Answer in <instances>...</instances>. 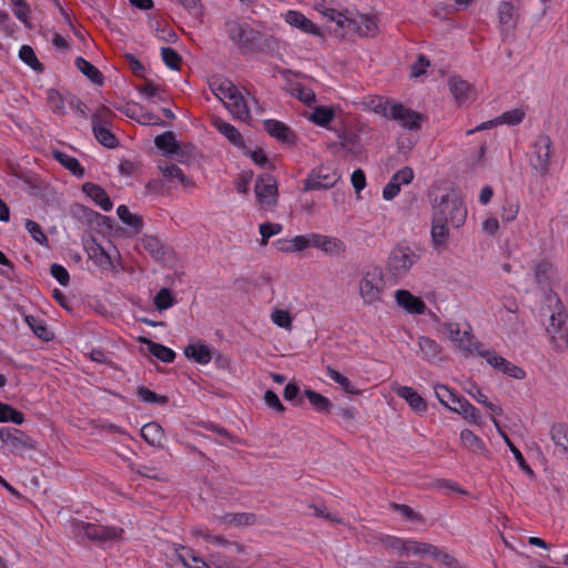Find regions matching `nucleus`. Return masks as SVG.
I'll return each mask as SVG.
<instances>
[{
	"label": "nucleus",
	"instance_id": "obj_1",
	"mask_svg": "<svg viewBox=\"0 0 568 568\" xmlns=\"http://www.w3.org/2000/svg\"><path fill=\"white\" fill-rule=\"evenodd\" d=\"M225 27L230 40L242 54L255 52L270 54L278 49V41L274 36L263 33L248 23L232 20L227 21Z\"/></svg>",
	"mask_w": 568,
	"mask_h": 568
},
{
	"label": "nucleus",
	"instance_id": "obj_2",
	"mask_svg": "<svg viewBox=\"0 0 568 568\" xmlns=\"http://www.w3.org/2000/svg\"><path fill=\"white\" fill-rule=\"evenodd\" d=\"M433 216L437 223H449L460 227L467 217V210L458 192L450 190L433 200Z\"/></svg>",
	"mask_w": 568,
	"mask_h": 568
},
{
	"label": "nucleus",
	"instance_id": "obj_3",
	"mask_svg": "<svg viewBox=\"0 0 568 568\" xmlns=\"http://www.w3.org/2000/svg\"><path fill=\"white\" fill-rule=\"evenodd\" d=\"M388 286L387 276L381 266L369 265L361 271L358 294L365 305L382 302Z\"/></svg>",
	"mask_w": 568,
	"mask_h": 568
},
{
	"label": "nucleus",
	"instance_id": "obj_4",
	"mask_svg": "<svg viewBox=\"0 0 568 568\" xmlns=\"http://www.w3.org/2000/svg\"><path fill=\"white\" fill-rule=\"evenodd\" d=\"M438 333L446 336L454 348H456L464 357L475 356V352L480 342L473 334L469 323H465L464 327L457 322H442L437 328Z\"/></svg>",
	"mask_w": 568,
	"mask_h": 568
},
{
	"label": "nucleus",
	"instance_id": "obj_5",
	"mask_svg": "<svg viewBox=\"0 0 568 568\" xmlns=\"http://www.w3.org/2000/svg\"><path fill=\"white\" fill-rule=\"evenodd\" d=\"M419 256L415 251H392L385 264V274L389 286L405 278Z\"/></svg>",
	"mask_w": 568,
	"mask_h": 568
},
{
	"label": "nucleus",
	"instance_id": "obj_6",
	"mask_svg": "<svg viewBox=\"0 0 568 568\" xmlns=\"http://www.w3.org/2000/svg\"><path fill=\"white\" fill-rule=\"evenodd\" d=\"M72 534L80 540L85 539L98 542H108L118 539L122 532L116 527H108L98 524L74 520L71 524Z\"/></svg>",
	"mask_w": 568,
	"mask_h": 568
},
{
	"label": "nucleus",
	"instance_id": "obj_7",
	"mask_svg": "<svg viewBox=\"0 0 568 568\" xmlns=\"http://www.w3.org/2000/svg\"><path fill=\"white\" fill-rule=\"evenodd\" d=\"M551 145L552 143L548 135H539L531 146L529 163L541 176H546L549 171L552 154Z\"/></svg>",
	"mask_w": 568,
	"mask_h": 568
},
{
	"label": "nucleus",
	"instance_id": "obj_8",
	"mask_svg": "<svg viewBox=\"0 0 568 568\" xmlns=\"http://www.w3.org/2000/svg\"><path fill=\"white\" fill-rule=\"evenodd\" d=\"M286 248H338L342 242L332 236L310 233L306 235H297L291 239Z\"/></svg>",
	"mask_w": 568,
	"mask_h": 568
},
{
	"label": "nucleus",
	"instance_id": "obj_9",
	"mask_svg": "<svg viewBox=\"0 0 568 568\" xmlns=\"http://www.w3.org/2000/svg\"><path fill=\"white\" fill-rule=\"evenodd\" d=\"M338 179L339 175L327 168L314 169L305 179L303 190L307 192L331 189Z\"/></svg>",
	"mask_w": 568,
	"mask_h": 568
},
{
	"label": "nucleus",
	"instance_id": "obj_10",
	"mask_svg": "<svg viewBox=\"0 0 568 568\" xmlns=\"http://www.w3.org/2000/svg\"><path fill=\"white\" fill-rule=\"evenodd\" d=\"M393 547L403 555L419 558L440 555V549L432 544L417 541L415 539H396Z\"/></svg>",
	"mask_w": 568,
	"mask_h": 568
},
{
	"label": "nucleus",
	"instance_id": "obj_11",
	"mask_svg": "<svg viewBox=\"0 0 568 568\" xmlns=\"http://www.w3.org/2000/svg\"><path fill=\"white\" fill-rule=\"evenodd\" d=\"M548 334L558 348H568L567 314L559 307L550 315Z\"/></svg>",
	"mask_w": 568,
	"mask_h": 568
},
{
	"label": "nucleus",
	"instance_id": "obj_12",
	"mask_svg": "<svg viewBox=\"0 0 568 568\" xmlns=\"http://www.w3.org/2000/svg\"><path fill=\"white\" fill-rule=\"evenodd\" d=\"M389 119L397 121L403 128L408 130H419L424 120L420 113L406 108L402 103H393Z\"/></svg>",
	"mask_w": 568,
	"mask_h": 568
},
{
	"label": "nucleus",
	"instance_id": "obj_13",
	"mask_svg": "<svg viewBox=\"0 0 568 568\" xmlns=\"http://www.w3.org/2000/svg\"><path fill=\"white\" fill-rule=\"evenodd\" d=\"M394 297L397 306L408 314L423 315L427 310L425 302L420 297L413 295L408 290H397Z\"/></svg>",
	"mask_w": 568,
	"mask_h": 568
},
{
	"label": "nucleus",
	"instance_id": "obj_14",
	"mask_svg": "<svg viewBox=\"0 0 568 568\" xmlns=\"http://www.w3.org/2000/svg\"><path fill=\"white\" fill-rule=\"evenodd\" d=\"M113 253L111 255L109 251H84L87 256L85 267L89 271H93V268L101 271L112 270L119 251H113Z\"/></svg>",
	"mask_w": 568,
	"mask_h": 568
},
{
	"label": "nucleus",
	"instance_id": "obj_15",
	"mask_svg": "<svg viewBox=\"0 0 568 568\" xmlns=\"http://www.w3.org/2000/svg\"><path fill=\"white\" fill-rule=\"evenodd\" d=\"M255 194L264 205H273L276 202L277 184L273 176L262 175L255 184Z\"/></svg>",
	"mask_w": 568,
	"mask_h": 568
},
{
	"label": "nucleus",
	"instance_id": "obj_16",
	"mask_svg": "<svg viewBox=\"0 0 568 568\" xmlns=\"http://www.w3.org/2000/svg\"><path fill=\"white\" fill-rule=\"evenodd\" d=\"M549 436L555 445V454L568 460V424L561 422L552 424Z\"/></svg>",
	"mask_w": 568,
	"mask_h": 568
},
{
	"label": "nucleus",
	"instance_id": "obj_17",
	"mask_svg": "<svg viewBox=\"0 0 568 568\" xmlns=\"http://www.w3.org/2000/svg\"><path fill=\"white\" fill-rule=\"evenodd\" d=\"M434 393L438 402L446 407L447 409L457 413L459 406H462V402H466L467 399L458 394H456L452 388L443 384L434 385Z\"/></svg>",
	"mask_w": 568,
	"mask_h": 568
},
{
	"label": "nucleus",
	"instance_id": "obj_18",
	"mask_svg": "<svg viewBox=\"0 0 568 568\" xmlns=\"http://www.w3.org/2000/svg\"><path fill=\"white\" fill-rule=\"evenodd\" d=\"M449 90L455 100L462 104L475 100L476 91L471 84L459 77H452L448 80Z\"/></svg>",
	"mask_w": 568,
	"mask_h": 568
},
{
	"label": "nucleus",
	"instance_id": "obj_19",
	"mask_svg": "<svg viewBox=\"0 0 568 568\" xmlns=\"http://www.w3.org/2000/svg\"><path fill=\"white\" fill-rule=\"evenodd\" d=\"M209 84L213 94L224 104L229 99L234 98V94L239 91L231 80L222 75L212 77Z\"/></svg>",
	"mask_w": 568,
	"mask_h": 568
},
{
	"label": "nucleus",
	"instance_id": "obj_20",
	"mask_svg": "<svg viewBox=\"0 0 568 568\" xmlns=\"http://www.w3.org/2000/svg\"><path fill=\"white\" fill-rule=\"evenodd\" d=\"M352 19L354 21H348L347 30L356 31L359 36L364 37L376 33L377 23L375 18L352 11Z\"/></svg>",
	"mask_w": 568,
	"mask_h": 568
},
{
	"label": "nucleus",
	"instance_id": "obj_21",
	"mask_svg": "<svg viewBox=\"0 0 568 568\" xmlns=\"http://www.w3.org/2000/svg\"><path fill=\"white\" fill-rule=\"evenodd\" d=\"M265 131L277 141L293 144L295 142V134L285 123L277 120L264 121Z\"/></svg>",
	"mask_w": 568,
	"mask_h": 568
},
{
	"label": "nucleus",
	"instance_id": "obj_22",
	"mask_svg": "<svg viewBox=\"0 0 568 568\" xmlns=\"http://www.w3.org/2000/svg\"><path fill=\"white\" fill-rule=\"evenodd\" d=\"M524 118H525L524 111H521L519 109H514V110L504 112L496 120L484 122V123L477 125L475 129L468 130L466 133L469 135L477 131L488 129V128L494 126L499 123H506L509 125L519 124L524 120Z\"/></svg>",
	"mask_w": 568,
	"mask_h": 568
},
{
	"label": "nucleus",
	"instance_id": "obj_23",
	"mask_svg": "<svg viewBox=\"0 0 568 568\" xmlns=\"http://www.w3.org/2000/svg\"><path fill=\"white\" fill-rule=\"evenodd\" d=\"M418 348L422 358L428 363H437L442 359V346L428 336H420L418 338Z\"/></svg>",
	"mask_w": 568,
	"mask_h": 568
},
{
	"label": "nucleus",
	"instance_id": "obj_24",
	"mask_svg": "<svg viewBox=\"0 0 568 568\" xmlns=\"http://www.w3.org/2000/svg\"><path fill=\"white\" fill-rule=\"evenodd\" d=\"M82 191L103 211L109 212L112 209L113 204L109 195L100 185L87 182L82 185Z\"/></svg>",
	"mask_w": 568,
	"mask_h": 568
},
{
	"label": "nucleus",
	"instance_id": "obj_25",
	"mask_svg": "<svg viewBox=\"0 0 568 568\" xmlns=\"http://www.w3.org/2000/svg\"><path fill=\"white\" fill-rule=\"evenodd\" d=\"M396 394L403 398L415 413L422 414L426 412V400L413 387L399 386L396 389Z\"/></svg>",
	"mask_w": 568,
	"mask_h": 568
},
{
	"label": "nucleus",
	"instance_id": "obj_26",
	"mask_svg": "<svg viewBox=\"0 0 568 568\" xmlns=\"http://www.w3.org/2000/svg\"><path fill=\"white\" fill-rule=\"evenodd\" d=\"M184 355L197 364L206 365L212 359V349L209 345L196 342L189 344L184 348Z\"/></svg>",
	"mask_w": 568,
	"mask_h": 568
},
{
	"label": "nucleus",
	"instance_id": "obj_27",
	"mask_svg": "<svg viewBox=\"0 0 568 568\" xmlns=\"http://www.w3.org/2000/svg\"><path fill=\"white\" fill-rule=\"evenodd\" d=\"M459 440L462 447L474 454L485 455L487 453V447L484 440L470 429H463L459 434Z\"/></svg>",
	"mask_w": 568,
	"mask_h": 568
},
{
	"label": "nucleus",
	"instance_id": "obj_28",
	"mask_svg": "<svg viewBox=\"0 0 568 568\" xmlns=\"http://www.w3.org/2000/svg\"><path fill=\"white\" fill-rule=\"evenodd\" d=\"M224 105L236 119L241 121H248L251 119V112L247 106V102L240 91L234 94V98L229 99Z\"/></svg>",
	"mask_w": 568,
	"mask_h": 568
},
{
	"label": "nucleus",
	"instance_id": "obj_29",
	"mask_svg": "<svg viewBox=\"0 0 568 568\" xmlns=\"http://www.w3.org/2000/svg\"><path fill=\"white\" fill-rule=\"evenodd\" d=\"M0 439L16 449L30 447L29 437L19 429L1 428Z\"/></svg>",
	"mask_w": 568,
	"mask_h": 568
},
{
	"label": "nucleus",
	"instance_id": "obj_30",
	"mask_svg": "<svg viewBox=\"0 0 568 568\" xmlns=\"http://www.w3.org/2000/svg\"><path fill=\"white\" fill-rule=\"evenodd\" d=\"M285 21L306 33L317 34L320 32L316 24H314L310 19H307L303 13L298 11L290 10L285 14Z\"/></svg>",
	"mask_w": 568,
	"mask_h": 568
},
{
	"label": "nucleus",
	"instance_id": "obj_31",
	"mask_svg": "<svg viewBox=\"0 0 568 568\" xmlns=\"http://www.w3.org/2000/svg\"><path fill=\"white\" fill-rule=\"evenodd\" d=\"M214 128L223 134L232 144L236 146H244L243 136L240 131L232 124L223 121L220 118L213 120Z\"/></svg>",
	"mask_w": 568,
	"mask_h": 568
},
{
	"label": "nucleus",
	"instance_id": "obj_32",
	"mask_svg": "<svg viewBox=\"0 0 568 568\" xmlns=\"http://www.w3.org/2000/svg\"><path fill=\"white\" fill-rule=\"evenodd\" d=\"M490 420L491 423L494 424V426L496 427L498 434L500 435V437L504 439L505 444L507 445V447L509 448V450L513 453L516 462L518 463L519 467L531 474L532 470L531 468L528 466V464L526 463L521 452L514 445V443L510 440L509 436L501 429L498 420L496 419V417L491 416L490 417Z\"/></svg>",
	"mask_w": 568,
	"mask_h": 568
},
{
	"label": "nucleus",
	"instance_id": "obj_33",
	"mask_svg": "<svg viewBox=\"0 0 568 568\" xmlns=\"http://www.w3.org/2000/svg\"><path fill=\"white\" fill-rule=\"evenodd\" d=\"M175 552L181 562L187 568H211L202 558L197 557L194 551L184 546L175 548Z\"/></svg>",
	"mask_w": 568,
	"mask_h": 568
},
{
	"label": "nucleus",
	"instance_id": "obj_34",
	"mask_svg": "<svg viewBox=\"0 0 568 568\" xmlns=\"http://www.w3.org/2000/svg\"><path fill=\"white\" fill-rule=\"evenodd\" d=\"M74 63L79 71L83 73L94 84H103V74L91 62L87 61L82 57H78Z\"/></svg>",
	"mask_w": 568,
	"mask_h": 568
},
{
	"label": "nucleus",
	"instance_id": "obj_35",
	"mask_svg": "<svg viewBox=\"0 0 568 568\" xmlns=\"http://www.w3.org/2000/svg\"><path fill=\"white\" fill-rule=\"evenodd\" d=\"M498 16L504 30H513L516 27V12L511 2H501L498 8Z\"/></svg>",
	"mask_w": 568,
	"mask_h": 568
},
{
	"label": "nucleus",
	"instance_id": "obj_36",
	"mask_svg": "<svg viewBox=\"0 0 568 568\" xmlns=\"http://www.w3.org/2000/svg\"><path fill=\"white\" fill-rule=\"evenodd\" d=\"M141 436L148 444L159 446L163 439V429L160 424L150 422L141 428Z\"/></svg>",
	"mask_w": 568,
	"mask_h": 568
},
{
	"label": "nucleus",
	"instance_id": "obj_37",
	"mask_svg": "<svg viewBox=\"0 0 568 568\" xmlns=\"http://www.w3.org/2000/svg\"><path fill=\"white\" fill-rule=\"evenodd\" d=\"M54 159L62 164L67 170H69L73 175L78 178H82L84 175V169L81 166L79 161L61 151H55L53 153Z\"/></svg>",
	"mask_w": 568,
	"mask_h": 568
},
{
	"label": "nucleus",
	"instance_id": "obj_38",
	"mask_svg": "<svg viewBox=\"0 0 568 568\" xmlns=\"http://www.w3.org/2000/svg\"><path fill=\"white\" fill-rule=\"evenodd\" d=\"M26 323L32 329L36 336L48 342L53 338V333L48 329L43 320L34 316H26Z\"/></svg>",
	"mask_w": 568,
	"mask_h": 568
},
{
	"label": "nucleus",
	"instance_id": "obj_39",
	"mask_svg": "<svg viewBox=\"0 0 568 568\" xmlns=\"http://www.w3.org/2000/svg\"><path fill=\"white\" fill-rule=\"evenodd\" d=\"M116 214L119 219L122 221V223H124L135 232H139L142 229V217L138 214L131 213L126 205H120L116 210Z\"/></svg>",
	"mask_w": 568,
	"mask_h": 568
},
{
	"label": "nucleus",
	"instance_id": "obj_40",
	"mask_svg": "<svg viewBox=\"0 0 568 568\" xmlns=\"http://www.w3.org/2000/svg\"><path fill=\"white\" fill-rule=\"evenodd\" d=\"M475 355L480 356L486 361L488 365H490L494 369L498 371L501 367L504 358L501 355L497 354L496 351L491 348H485L481 343L478 344Z\"/></svg>",
	"mask_w": 568,
	"mask_h": 568
},
{
	"label": "nucleus",
	"instance_id": "obj_41",
	"mask_svg": "<svg viewBox=\"0 0 568 568\" xmlns=\"http://www.w3.org/2000/svg\"><path fill=\"white\" fill-rule=\"evenodd\" d=\"M154 144L158 149L164 151L165 153H175L179 150V144L175 140L173 132L168 131L154 139Z\"/></svg>",
	"mask_w": 568,
	"mask_h": 568
},
{
	"label": "nucleus",
	"instance_id": "obj_42",
	"mask_svg": "<svg viewBox=\"0 0 568 568\" xmlns=\"http://www.w3.org/2000/svg\"><path fill=\"white\" fill-rule=\"evenodd\" d=\"M305 397L308 399L312 407L320 413H326L332 408V403L328 398L323 396L320 393H316L312 389H306L304 392Z\"/></svg>",
	"mask_w": 568,
	"mask_h": 568
},
{
	"label": "nucleus",
	"instance_id": "obj_43",
	"mask_svg": "<svg viewBox=\"0 0 568 568\" xmlns=\"http://www.w3.org/2000/svg\"><path fill=\"white\" fill-rule=\"evenodd\" d=\"M457 414L462 415L469 424L481 426L483 417L479 410L468 400L462 402Z\"/></svg>",
	"mask_w": 568,
	"mask_h": 568
},
{
	"label": "nucleus",
	"instance_id": "obj_44",
	"mask_svg": "<svg viewBox=\"0 0 568 568\" xmlns=\"http://www.w3.org/2000/svg\"><path fill=\"white\" fill-rule=\"evenodd\" d=\"M326 375L332 381H334L336 384L339 385V387L351 395H356L359 393V390L353 385V383L344 375H342L339 372L332 367H327Z\"/></svg>",
	"mask_w": 568,
	"mask_h": 568
},
{
	"label": "nucleus",
	"instance_id": "obj_45",
	"mask_svg": "<svg viewBox=\"0 0 568 568\" xmlns=\"http://www.w3.org/2000/svg\"><path fill=\"white\" fill-rule=\"evenodd\" d=\"M220 520L224 524L234 526H250L256 520L254 514L239 513V514H225Z\"/></svg>",
	"mask_w": 568,
	"mask_h": 568
},
{
	"label": "nucleus",
	"instance_id": "obj_46",
	"mask_svg": "<svg viewBox=\"0 0 568 568\" xmlns=\"http://www.w3.org/2000/svg\"><path fill=\"white\" fill-rule=\"evenodd\" d=\"M95 139L102 145L113 149L118 145L116 136L111 132L110 126H93L92 128Z\"/></svg>",
	"mask_w": 568,
	"mask_h": 568
},
{
	"label": "nucleus",
	"instance_id": "obj_47",
	"mask_svg": "<svg viewBox=\"0 0 568 568\" xmlns=\"http://www.w3.org/2000/svg\"><path fill=\"white\" fill-rule=\"evenodd\" d=\"M115 114L105 105H100L92 115L93 126H111Z\"/></svg>",
	"mask_w": 568,
	"mask_h": 568
},
{
	"label": "nucleus",
	"instance_id": "obj_48",
	"mask_svg": "<svg viewBox=\"0 0 568 568\" xmlns=\"http://www.w3.org/2000/svg\"><path fill=\"white\" fill-rule=\"evenodd\" d=\"M11 422L16 425H21L24 422V416L21 412L17 410L8 404L0 402V423Z\"/></svg>",
	"mask_w": 568,
	"mask_h": 568
},
{
	"label": "nucleus",
	"instance_id": "obj_49",
	"mask_svg": "<svg viewBox=\"0 0 568 568\" xmlns=\"http://www.w3.org/2000/svg\"><path fill=\"white\" fill-rule=\"evenodd\" d=\"M148 349L150 354H152L154 357L164 363H171L175 358L174 351L155 342H150L148 345Z\"/></svg>",
	"mask_w": 568,
	"mask_h": 568
},
{
	"label": "nucleus",
	"instance_id": "obj_50",
	"mask_svg": "<svg viewBox=\"0 0 568 568\" xmlns=\"http://www.w3.org/2000/svg\"><path fill=\"white\" fill-rule=\"evenodd\" d=\"M164 178L168 181H173L178 179L180 183L184 186H189L192 184V181L182 172V170L176 164H170L166 166H160Z\"/></svg>",
	"mask_w": 568,
	"mask_h": 568
},
{
	"label": "nucleus",
	"instance_id": "obj_51",
	"mask_svg": "<svg viewBox=\"0 0 568 568\" xmlns=\"http://www.w3.org/2000/svg\"><path fill=\"white\" fill-rule=\"evenodd\" d=\"M334 118V112L329 108L317 106L312 112L310 120L320 126H327Z\"/></svg>",
	"mask_w": 568,
	"mask_h": 568
},
{
	"label": "nucleus",
	"instance_id": "obj_52",
	"mask_svg": "<svg viewBox=\"0 0 568 568\" xmlns=\"http://www.w3.org/2000/svg\"><path fill=\"white\" fill-rule=\"evenodd\" d=\"M323 13L327 19L335 21L343 29H347L348 21H354L352 19V11L348 9H345L344 11L326 9Z\"/></svg>",
	"mask_w": 568,
	"mask_h": 568
},
{
	"label": "nucleus",
	"instance_id": "obj_53",
	"mask_svg": "<svg viewBox=\"0 0 568 568\" xmlns=\"http://www.w3.org/2000/svg\"><path fill=\"white\" fill-rule=\"evenodd\" d=\"M19 58L36 71H42L43 65L39 62L33 49L30 45L23 44L19 50Z\"/></svg>",
	"mask_w": 568,
	"mask_h": 568
},
{
	"label": "nucleus",
	"instance_id": "obj_54",
	"mask_svg": "<svg viewBox=\"0 0 568 568\" xmlns=\"http://www.w3.org/2000/svg\"><path fill=\"white\" fill-rule=\"evenodd\" d=\"M153 303L159 311H164L175 304V298L169 288H161L154 296Z\"/></svg>",
	"mask_w": 568,
	"mask_h": 568
},
{
	"label": "nucleus",
	"instance_id": "obj_55",
	"mask_svg": "<svg viewBox=\"0 0 568 568\" xmlns=\"http://www.w3.org/2000/svg\"><path fill=\"white\" fill-rule=\"evenodd\" d=\"M47 101L53 113L59 115L65 114L64 101L59 91L55 89L48 90Z\"/></svg>",
	"mask_w": 568,
	"mask_h": 568
},
{
	"label": "nucleus",
	"instance_id": "obj_56",
	"mask_svg": "<svg viewBox=\"0 0 568 568\" xmlns=\"http://www.w3.org/2000/svg\"><path fill=\"white\" fill-rule=\"evenodd\" d=\"M449 223H437L433 216L432 239L436 246L446 244L448 237V225Z\"/></svg>",
	"mask_w": 568,
	"mask_h": 568
},
{
	"label": "nucleus",
	"instance_id": "obj_57",
	"mask_svg": "<svg viewBox=\"0 0 568 568\" xmlns=\"http://www.w3.org/2000/svg\"><path fill=\"white\" fill-rule=\"evenodd\" d=\"M554 275L551 263L548 261H541L537 264L535 270L536 281L541 285H548L549 280Z\"/></svg>",
	"mask_w": 568,
	"mask_h": 568
},
{
	"label": "nucleus",
	"instance_id": "obj_58",
	"mask_svg": "<svg viewBox=\"0 0 568 568\" xmlns=\"http://www.w3.org/2000/svg\"><path fill=\"white\" fill-rule=\"evenodd\" d=\"M162 60L166 67L172 70H180L182 64V57L172 48L161 49Z\"/></svg>",
	"mask_w": 568,
	"mask_h": 568
},
{
	"label": "nucleus",
	"instance_id": "obj_59",
	"mask_svg": "<svg viewBox=\"0 0 568 568\" xmlns=\"http://www.w3.org/2000/svg\"><path fill=\"white\" fill-rule=\"evenodd\" d=\"M26 230L37 244L48 245V239L39 223L32 220H26Z\"/></svg>",
	"mask_w": 568,
	"mask_h": 568
},
{
	"label": "nucleus",
	"instance_id": "obj_60",
	"mask_svg": "<svg viewBox=\"0 0 568 568\" xmlns=\"http://www.w3.org/2000/svg\"><path fill=\"white\" fill-rule=\"evenodd\" d=\"M501 367L499 369L500 373L505 374L508 377L515 378V379H524L526 377V372L521 367L513 364L508 359L504 358Z\"/></svg>",
	"mask_w": 568,
	"mask_h": 568
},
{
	"label": "nucleus",
	"instance_id": "obj_61",
	"mask_svg": "<svg viewBox=\"0 0 568 568\" xmlns=\"http://www.w3.org/2000/svg\"><path fill=\"white\" fill-rule=\"evenodd\" d=\"M138 397L144 402L150 404H159L163 405L166 403V398L164 396H159L154 392L150 390L149 388L141 386L138 388Z\"/></svg>",
	"mask_w": 568,
	"mask_h": 568
},
{
	"label": "nucleus",
	"instance_id": "obj_62",
	"mask_svg": "<svg viewBox=\"0 0 568 568\" xmlns=\"http://www.w3.org/2000/svg\"><path fill=\"white\" fill-rule=\"evenodd\" d=\"M281 231H282V225L281 224L271 223V222L261 224L260 225V233H261V236H262L261 245L265 246L267 244V240L271 236H273L275 234H278Z\"/></svg>",
	"mask_w": 568,
	"mask_h": 568
},
{
	"label": "nucleus",
	"instance_id": "obj_63",
	"mask_svg": "<svg viewBox=\"0 0 568 568\" xmlns=\"http://www.w3.org/2000/svg\"><path fill=\"white\" fill-rule=\"evenodd\" d=\"M272 322L281 328H291L292 318L286 310H275L271 314Z\"/></svg>",
	"mask_w": 568,
	"mask_h": 568
},
{
	"label": "nucleus",
	"instance_id": "obj_64",
	"mask_svg": "<svg viewBox=\"0 0 568 568\" xmlns=\"http://www.w3.org/2000/svg\"><path fill=\"white\" fill-rule=\"evenodd\" d=\"M414 179V172L409 166H405L398 170L392 178L390 181L397 183L398 186L409 184Z\"/></svg>",
	"mask_w": 568,
	"mask_h": 568
}]
</instances>
